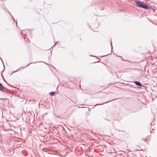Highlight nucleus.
<instances>
[{
	"label": "nucleus",
	"instance_id": "obj_7",
	"mask_svg": "<svg viewBox=\"0 0 157 157\" xmlns=\"http://www.w3.org/2000/svg\"><path fill=\"white\" fill-rule=\"evenodd\" d=\"M117 57H120V59L121 60H123V61H125L123 59V58L122 57L120 56H117Z\"/></svg>",
	"mask_w": 157,
	"mask_h": 157
},
{
	"label": "nucleus",
	"instance_id": "obj_14",
	"mask_svg": "<svg viewBox=\"0 0 157 157\" xmlns=\"http://www.w3.org/2000/svg\"><path fill=\"white\" fill-rule=\"evenodd\" d=\"M9 13H10V12H9ZM10 15H11V14L10 13Z\"/></svg>",
	"mask_w": 157,
	"mask_h": 157
},
{
	"label": "nucleus",
	"instance_id": "obj_9",
	"mask_svg": "<svg viewBox=\"0 0 157 157\" xmlns=\"http://www.w3.org/2000/svg\"><path fill=\"white\" fill-rule=\"evenodd\" d=\"M3 99V98H0V100H2Z\"/></svg>",
	"mask_w": 157,
	"mask_h": 157
},
{
	"label": "nucleus",
	"instance_id": "obj_3",
	"mask_svg": "<svg viewBox=\"0 0 157 157\" xmlns=\"http://www.w3.org/2000/svg\"><path fill=\"white\" fill-rule=\"evenodd\" d=\"M135 83L137 86H143L141 84V83L137 81H135Z\"/></svg>",
	"mask_w": 157,
	"mask_h": 157
},
{
	"label": "nucleus",
	"instance_id": "obj_4",
	"mask_svg": "<svg viewBox=\"0 0 157 157\" xmlns=\"http://www.w3.org/2000/svg\"><path fill=\"white\" fill-rule=\"evenodd\" d=\"M4 89V87L2 85V84L0 83V90L2 91Z\"/></svg>",
	"mask_w": 157,
	"mask_h": 157
},
{
	"label": "nucleus",
	"instance_id": "obj_11",
	"mask_svg": "<svg viewBox=\"0 0 157 157\" xmlns=\"http://www.w3.org/2000/svg\"><path fill=\"white\" fill-rule=\"evenodd\" d=\"M12 17H13V16H12ZM12 18H13V19L14 20V21H15V19H14L13 17H12Z\"/></svg>",
	"mask_w": 157,
	"mask_h": 157
},
{
	"label": "nucleus",
	"instance_id": "obj_15",
	"mask_svg": "<svg viewBox=\"0 0 157 157\" xmlns=\"http://www.w3.org/2000/svg\"><path fill=\"white\" fill-rule=\"evenodd\" d=\"M152 123L151 124H151H152Z\"/></svg>",
	"mask_w": 157,
	"mask_h": 157
},
{
	"label": "nucleus",
	"instance_id": "obj_1",
	"mask_svg": "<svg viewBox=\"0 0 157 157\" xmlns=\"http://www.w3.org/2000/svg\"><path fill=\"white\" fill-rule=\"evenodd\" d=\"M136 4L139 7L146 9H148L150 8L147 5L145 4L144 2H141L139 0H136Z\"/></svg>",
	"mask_w": 157,
	"mask_h": 157
},
{
	"label": "nucleus",
	"instance_id": "obj_5",
	"mask_svg": "<svg viewBox=\"0 0 157 157\" xmlns=\"http://www.w3.org/2000/svg\"><path fill=\"white\" fill-rule=\"evenodd\" d=\"M24 68H25V67H21L20 68H19L16 71H14V72H16L17 71H20V70H21V69H24Z\"/></svg>",
	"mask_w": 157,
	"mask_h": 157
},
{
	"label": "nucleus",
	"instance_id": "obj_12",
	"mask_svg": "<svg viewBox=\"0 0 157 157\" xmlns=\"http://www.w3.org/2000/svg\"><path fill=\"white\" fill-rule=\"evenodd\" d=\"M111 46H112V43L111 44Z\"/></svg>",
	"mask_w": 157,
	"mask_h": 157
},
{
	"label": "nucleus",
	"instance_id": "obj_13",
	"mask_svg": "<svg viewBox=\"0 0 157 157\" xmlns=\"http://www.w3.org/2000/svg\"><path fill=\"white\" fill-rule=\"evenodd\" d=\"M2 117L3 118H4V117H3V116H2Z\"/></svg>",
	"mask_w": 157,
	"mask_h": 157
},
{
	"label": "nucleus",
	"instance_id": "obj_2",
	"mask_svg": "<svg viewBox=\"0 0 157 157\" xmlns=\"http://www.w3.org/2000/svg\"><path fill=\"white\" fill-rule=\"evenodd\" d=\"M25 30H22L21 33V34H22V35H23V36L24 37V39L25 40L26 38V34H24V33H25Z\"/></svg>",
	"mask_w": 157,
	"mask_h": 157
},
{
	"label": "nucleus",
	"instance_id": "obj_10",
	"mask_svg": "<svg viewBox=\"0 0 157 157\" xmlns=\"http://www.w3.org/2000/svg\"><path fill=\"white\" fill-rule=\"evenodd\" d=\"M56 44V43L55 44L53 47L55 46V45Z\"/></svg>",
	"mask_w": 157,
	"mask_h": 157
},
{
	"label": "nucleus",
	"instance_id": "obj_8",
	"mask_svg": "<svg viewBox=\"0 0 157 157\" xmlns=\"http://www.w3.org/2000/svg\"><path fill=\"white\" fill-rule=\"evenodd\" d=\"M32 63H30L26 67H24L25 68H26L27 67L29 66V65H30V64H32Z\"/></svg>",
	"mask_w": 157,
	"mask_h": 157
},
{
	"label": "nucleus",
	"instance_id": "obj_6",
	"mask_svg": "<svg viewBox=\"0 0 157 157\" xmlns=\"http://www.w3.org/2000/svg\"><path fill=\"white\" fill-rule=\"evenodd\" d=\"M49 94L51 96H53L55 94V92H51Z\"/></svg>",
	"mask_w": 157,
	"mask_h": 157
}]
</instances>
